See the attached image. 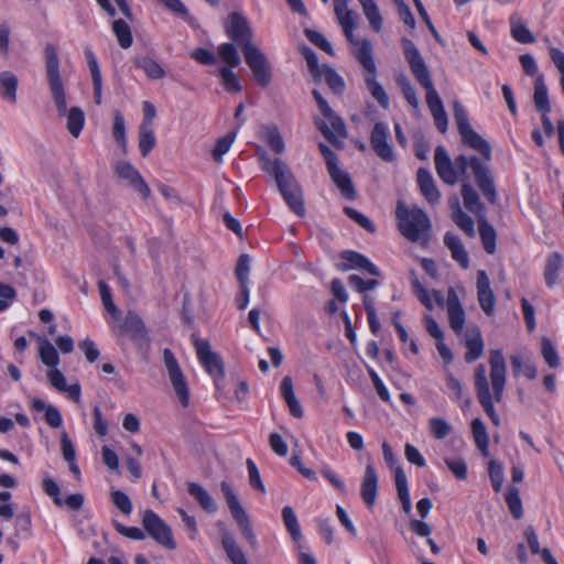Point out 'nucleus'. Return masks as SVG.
<instances>
[{"instance_id":"nucleus-1","label":"nucleus","mask_w":564,"mask_h":564,"mask_svg":"<svg viewBox=\"0 0 564 564\" xmlns=\"http://www.w3.org/2000/svg\"><path fill=\"white\" fill-rule=\"evenodd\" d=\"M435 170L438 177L448 185H455L458 180L467 172L468 166L471 169L475 183L482 193L484 197L490 203L498 202V193L495 180L489 166L481 162L478 156L468 159L460 154L453 162L448 152L443 145H438L434 153Z\"/></svg>"},{"instance_id":"nucleus-2","label":"nucleus","mask_w":564,"mask_h":564,"mask_svg":"<svg viewBox=\"0 0 564 564\" xmlns=\"http://www.w3.org/2000/svg\"><path fill=\"white\" fill-rule=\"evenodd\" d=\"M404 57L414 78L426 90V104L434 118L436 128L444 133L447 129V115L443 101L436 91L429 68L413 41L402 39Z\"/></svg>"},{"instance_id":"nucleus-3","label":"nucleus","mask_w":564,"mask_h":564,"mask_svg":"<svg viewBox=\"0 0 564 564\" xmlns=\"http://www.w3.org/2000/svg\"><path fill=\"white\" fill-rule=\"evenodd\" d=\"M46 75L51 93L59 116H67V130L77 138L85 123L84 111L78 107H73L67 111L64 85L59 75V61L56 48L47 43L44 48Z\"/></svg>"},{"instance_id":"nucleus-4","label":"nucleus","mask_w":564,"mask_h":564,"mask_svg":"<svg viewBox=\"0 0 564 564\" xmlns=\"http://www.w3.org/2000/svg\"><path fill=\"white\" fill-rule=\"evenodd\" d=\"M261 169L273 177L288 206L300 217L305 215L303 191L290 166L281 159H272L264 150L258 152Z\"/></svg>"},{"instance_id":"nucleus-5","label":"nucleus","mask_w":564,"mask_h":564,"mask_svg":"<svg viewBox=\"0 0 564 564\" xmlns=\"http://www.w3.org/2000/svg\"><path fill=\"white\" fill-rule=\"evenodd\" d=\"M489 365L492 394L479 398L478 401L486 414L490 417L491 422L498 426L500 424V419L495 410L494 402H501L507 378L506 359L500 349H494L490 351Z\"/></svg>"},{"instance_id":"nucleus-6","label":"nucleus","mask_w":564,"mask_h":564,"mask_svg":"<svg viewBox=\"0 0 564 564\" xmlns=\"http://www.w3.org/2000/svg\"><path fill=\"white\" fill-rule=\"evenodd\" d=\"M354 55L365 69L364 79L368 91L381 108L388 109L390 105L389 96L377 80V66L373 59L371 42L367 39L361 40V42L354 47Z\"/></svg>"},{"instance_id":"nucleus-7","label":"nucleus","mask_w":564,"mask_h":564,"mask_svg":"<svg viewBox=\"0 0 564 564\" xmlns=\"http://www.w3.org/2000/svg\"><path fill=\"white\" fill-rule=\"evenodd\" d=\"M395 214L399 220V230L408 240L417 242L427 238L431 221L423 209L408 208L399 202Z\"/></svg>"},{"instance_id":"nucleus-8","label":"nucleus","mask_w":564,"mask_h":564,"mask_svg":"<svg viewBox=\"0 0 564 564\" xmlns=\"http://www.w3.org/2000/svg\"><path fill=\"white\" fill-rule=\"evenodd\" d=\"M312 95L317 104V107L325 120L316 119L315 126L321 131V133L333 144L337 143V139H345L347 137V131L343 119L335 113V111L330 108L327 100L322 96V94L314 89Z\"/></svg>"},{"instance_id":"nucleus-9","label":"nucleus","mask_w":564,"mask_h":564,"mask_svg":"<svg viewBox=\"0 0 564 564\" xmlns=\"http://www.w3.org/2000/svg\"><path fill=\"white\" fill-rule=\"evenodd\" d=\"M382 454L387 465L393 470L397 494L402 505V510L404 513L409 514L412 510V503L405 471L402 466L398 464L397 458L387 442L382 443Z\"/></svg>"},{"instance_id":"nucleus-10","label":"nucleus","mask_w":564,"mask_h":564,"mask_svg":"<svg viewBox=\"0 0 564 564\" xmlns=\"http://www.w3.org/2000/svg\"><path fill=\"white\" fill-rule=\"evenodd\" d=\"M163 362L173 390L183 406L189 403V389L185 376L171 349H163Z\"/></svg>"},{"instance_id":"nucleus-11","label":"nucleus","mask_w":564,"mask_h":564,"mask_svg":"<svg viewBox=\"0 0 564 564\" xmlns=\"http://www.w3.org/2000/svg\"><path fill=\"white\" fill-rule=\"evenodd\" d=\"M242 53L254 80L262 88L268 87L272 79V70L264 53L256 45H249Z\"/></svg>"},{"instance_id":"nucleus-12","label":"nucleus","mask_w":564,"mask_h":564,"mask_svg":"<svg viewBox=\"0 0 564 564\" xmlns=\"http://www.w3.org/2000/svg\"><path fill=\"white\" fill-rule=\"evenodd\" d=\"M142 525L147 533L163 547L167 550L176 547L171 528L152 510L143 512Z\"/></svg>"},{"instance_id":"nucleus-13","label":"nucleus","mask_w":564,"mask_h":564,"mask_svg":"<svg viewBox=\"0 0 564 564\" xmlns=\"http://www.w3.org/2000/svg\"><path fill=\"white\" fill-rule=\"evenodd\" d=\"M226 33L228 37L235 42L238 46L245 51L252 43V30L247 19L238 13L234 12L229 15V22L226 25Z\"/></svg>"},{"instance_id":"nucleus-14","label":"nucleus","mask_w":564,"mask_h":564,"mask_svg":"<svg viewBox=\"0 0 564 564\" xmlns=\"http://www.w3.org/2000/svg\"><path fill=\"white\" fill-rule=\"evenodd\" d=\"M195 348L197 357L205 370L216 379L223 378L225 376L224 361L217 352L212 350L209 341L206 339H196Z\"/></svg>"},{"instance_id":"nucleus-15","label":"nucleus","mask_w":564,"mask_h":564,"mask_svg":"<svg viewBox=\"0 0 564 564\" xmlns=\"http://www.w3.org/2000/svg\"><path fill=\"white\" fill-rule=\"evenodd\" d=\"M389 131L383 122H377L370 133V145L376 154L384 162L395 161V154L391 143L388 140Z\"/></svg>"},{"instance_id":"nucleus-16","label":"nucleus","mask_w":564,"mask_h":564,"mask_svg":"<svg viewBox=\"0 0 564 564\" xmlns=\"http://www.w3.org/2000/svg\"><path fill=\"white\" fill-rule=\"evenodd\" d=\"M121 329L130 335L137 346L145 349L149 348L151 339L142 318L138 313L129 311L121 325Z\"/></svg>"},{"instance_id":"nucleus-17","label":"nucleus","mask_w":564,"mask_h":564,"mask_svg":"<svg viewBox=\"0 0 564 564\" xmlns=\"http://www.w3.org/2000/svg\"><path fill=\"white\" fill-rule=\"evenodd\" d=\"M115 172L118 177L128 182V184L144 198L151 194V189L144 182L139 171L127 161H119L116 163Z\"/></svg>"},{"instance_id":"nucleus-18","label":"nucleus","mask_w":564,"mask_h":564,"mask_svg":"<svg viewBox=\"0 0 564 564\" xmlns=\"http://www.w3.org/2000/svg\"><path fill=\"white\" fill-rule=\"evenodd\" d=\"M477 300L487 316H492L496 308V296L490 286V280L486 271L480 270L477 273Z\"/></svg>"},{"instance_id":"nucleus-19","label":"nucleus","mask_w":564,"mask_h":564,"mask_svg":"<svg viewBox=\"0 0 564 564\" xmlns=\"http://www.w3.org/2000/svg\"><path fill=\"white\" fill-rule=\"evenodd\" d=\"M446 307L451 328L456 334H460L464 329L466 314L453 286L447 290Z\"/></svg>"},{"instance_id":"nucleus-20","label":"nucleus","mask_w":564,"mask_h":564,"mask_svg":"<svg viewBox=\"0 0 564 564\" xmlns=\"http://www.w3.org/2000/svg\"><path fill=\"white\" fill-rule=\"evenodd\" d=\"M220 490L238 527L241 528L250 523L249 517L240 505V501L235 494L232 486L228 481L224 480L220 482Z\"/></svg>"},{"instance_id":"nucleus-21","label":"nucleus","mask_w":564,"mask_h":564,"mask_svg":"<svg viewBox=\"0 0 564 564\" xmlns=\"http://www.w3.org/2000/svg\"><path fill=\"white\" fill-rule=\"evenodd\" d=\"M379 480L375 467L368 464L361 482V498L366 506L371 509L376 505Z\"/></svg>"},{"instance_id":"nucleus-22","label":"nucleus","mask_w":564,"mask_h":564,"mask_svg":"<svg viewBox=\"0 0 564 564\" xmlns=\"http://www.w3.org/2000/svg\"><path fill=\"white\" fill-rule=\"evenodd\" d=\"M332 181L340 191L341 195L348 199L354 200L356 198V188L351 182L349 174L343 171L338 163L327 169Z\"/></svg>"},{"instance_id":"nucleus-23","label":"nucleus","mask_w":564,"mask_h":564,"mask_svg":"<svg viewBox=\"0 0 564 564\" xmlns=\"http://www.w3.org/2000/svg\"><path fill=\"white\" fill-rule=\"evenodd\" d=\"M462 141L467 147L478 151L486 161L491 160V147L480 134H478L473 127L465 128L459 131Z\"/></svg>"},{"instance_id":"nucleus-24","label":"nucleus","mask_w":564,"mask_h":564,"mask_svg":"<svg viewBox=\"0 0 564 564\" xmlns=\"http://www.w3.org/2000/svg\"><path fill=\"white\" fill-rule=\"evenodd\" d=\"M420 191L425 199L431 204L440 202L441 193L427 169L420 167L416 172Z\"/></svg>"},{"instance_id":"nucleus-25","label":"nucleus","mask_w":564,"mask_h":564,"mask_svg":"<svg viewBox=\"0 0 564 564\" xmlns=\"http://www.w3.org/2000/svg\"><path fill=\"white\" fill-rule=\"evenodd\" d=\"M135 67L143 70L149 79L158 80L166 76L163 66L150 55H137L133 57Z\"/></svg>"},{"instance_id":"nucleus-26","label":"nucleus","mask_w":564,"mask_h":564,"mask_svg":"<svg viewBox=\"0 0 564 564\" xmlns=\"http://www.w3.org/2000/svg\"><path fill=\"white\" fill-rule=\"evenodd\" d=\"M187 492L197 501L203 510L207 513H215L218 510V505L213 496L199 484L189 481L187 482Z\"/></svg>"},{"instance_id":"nucleus-27","label":"nucleus","mask_w":564,"mask_h":564,"mask_svg":"<svg viewBox=\"0 0 564 564\" xmlns=\"http://www.w3.org/2000/svg\"><path fill=\"white\" fill-rule=\"evenodd\" d=\"M314 80L316 83L325 80V83L333 91V94L338 96L343 95L346 90V84L344 78L336 72L335 68L327 64H324V67L322 68L319 76L314 77Z\"/></svg>"},{"instance_id":"nucleus-28","label":"nucleus","mask_w":564,"mask_h":564,"mask_svg":"<svg viewBox=\"0 0 564 564\" xmlns=\"http://www.w3.org/2000/svg\"><path fill=\"white\" fill-rule=\"evenodd\" d=\"M221 535V545L232 564H248L246 554L241 550V547L236 543L232 534L224 529L220 531Z\"/></svg>"},{"instance_id":"nucleus-29","label":"nucleus","mask_w":564,"mask_h":564,"mask_svg":"<svg viewBox=\"0 0 564 564\" xmlns=\"http://www.w3.org/2000/svg\"><path fill=\"white\" fill-rule=\"evenodd\" d=\"M89 72L93 80L94 99L96 105L100 106L102 102V77L101 72L97 62V58L90 48L85 50Z\"/></svg>"},{"instance_id":"nucleus-30","label":"nucleus","mask_w":564,"mask_h":564,"mask_svg":"<svg viewBox=\"0 0 564 564\" xmlns=\"http://www.w3.org/2000/svg\"><path fill=\"white\" fill-rule=\"evenodd\" d=\"M341 258L349 262L348 267L343 268L344 270L360 269L365 270L371 275H380V271L378 270V268L372 262H370L368 258H366L364 254L359 252L347 250L341 253Z\"/></svg>"},{"instance_id":"nucleus-31","label":"nucleus","mask_w":564,"mask_h":564,"mask_svg":"<svg viewBox=\"0 0 564 564\" xmlns=\"http://www.w3.org/2000/svg\"><path fill=\"white\" fill-rule=\"evenodd\" d=\"M444 243L451 250L452 258L457 261L463 269H467L469 265V258L460 238L453 232H446L444 236Z\"/></svg>"},{"instance_id":"nucleus-32","label":"nucleus","mask_w":564,"mask_h":564,"mask_svg":"<svg viewBox=\"0 0 564 564\" xmlns=\"http://www.w3.org/2000/svg\"><path fill=\"white\" fill-rule=\"evenodd\" d=\"M280 390L284 401L286 402L290 409L291 414L297 419L302 417L303 409L294 393L293 381L291 377L285 376L282 379Z\"/></svg>"},{"instance_id":"nucleus-33","label":"nucleus","mask_w":564,"mask_h":564,"mask_svg":"<svg viewBox=\"0 0 564 564\" xmlns=\"http://www.w3.org/2000/svg\"><path fill=\"white\" fill-rule=\"evenodd\" d=\"M462 197L464 206L471 213L476 214L478 218L485 215V205L480 202L479 195L469 183H463Z\"/></svg>"},{"instance_id":"nucleus-34","label":"nucleus","mask_w":564,"mask_h":564,"mask_svg":"<svg viewBox=\"0 0 564 564\" xmlns=\"http://www.w3.org/2000/svg\"><path fill=\"white\" fill-rule=\"evenodd\" d=\"M478 229L485 251L489 254H494L496 252L497 234L485 215H481L478 219Z\"/></svg>"},{"instance_id":"nucleus-35","label":"nucleus","mask_w":564,"mask_h":564,"mask_svg":"<svg viewBox=\"0 0 564 564\" xmlns=\"http://www.w3.org/2000/svg\"><path fill=\"white\" fill-rule=\"evenodd\" d=\"M524 536H525L528 545L533 554H540L542 561L545 564H557V562L554 558V556L552 555L550 549H547V547L540 549L539 539H538L535 530L532 525H529L524 530Z\"/></svg>"},{"instance_id":"nucleus-36","label":"nucleus","mask_w":564,"mask_h":564,"mask_svg":"<svg viewBox=\"0 0 564 564\" xmlns=\"http://www.w3.org/2000/svg\"><path fill=\"white\" fill-rule=\"evenodd\" d=\"M533 102L535 108L544 113L551 110L547 87L544 82V76L539 75L534 82Z\"/></svg>"},{"instance_id":"nucleus-37","label":"nucleus","mask_w":564,"mask_h":564,"mask_svg":"<svg viewBox=\"0 0 564 564\" xmlns=\"http://www.w3.org/2000/svg\"><path fill=\"white\" fill-rule=\"evenodd\" d=\"M563 258L558 252H553L547 257L544 268V279L549 288H553L557 283L558 272L562 268Z\"/></svg>"},{"instance_id":"nucleus-38","label":"nucleus","mask_w":564,"mask_h":564,"mask_svg":"<svg viewBox=\"0 0 564 564\" xmlns=\"http://www.w3.org/2000/svg\"><path fill=\"white\" fill-rule=\"evenodd\" d=\"M365 17L367 18L371 29L375 32H380L382 29V15L375 0H358Z\"/></svg>"},{"instance_id":"nucleus-39","label":"nucleus","mask_w":564,"mask_h":564,"mask_svg":"<svg viewBox=\"0 0 564 564\" xmlns=\"http://www.w3.org/2000/svg\"><path fill=\"white\" fill-rule=\"evenodd\" d=\"M471 433L478 449L484 456H488L489 436L484 422L480 419H474L471 421Z\"/></svg>"},{"instance_id":"nucleus-40","label":"nucleus","mask_w":564,"mask_h":564,"mask_svg":"<svg viewBox=\"0 0 564 564\" xmlns=\"http://www.w3.org/2000/svg\"><path fill=\"white\" fill-rule=\"evenodd\" d=\"M0 87L3 89V96L11 102L17 101L18 77L9 70L0 73Z\"/></svg>"},{"instance_id":"nucleus-41","label":"nucleus","mask_w":564,"mask_h":564,"mask_svg":"<svg viewBox=\"0 0 564 564\" xmlns=\"http://www.w3.org/2000/svg\"><path fill=\"white\" fill-rule=\"evenodd\" d=\"M112 31L122 48L131 47L133 43L131 29L128 23L121 19L112 22Z\"/></svg>"},{"instance_id":"nucleus-42","label":"nucleus","mask_w":564,"mask_h":564,"mask_svg":"<svg viewBox=\"0 0 564 564\" xmlns=\"http://www.w3.org/2000/svg\"><path fill=\"white\" fill-rule=\"evenodd\" d=\"M466 347L465 360L467 362H474L482 355L484 340L479 330L467 338Z\"/></svg>"},{"instance_id":"nucleus-43","label":"nucleus","mask_w":564,"mask_h":564,"mask_svg":"<svg viewBox=\"0 0 564 564\" xmlns=\"http://www.w3.org/2000/svg\"><path fill=\"white\" fill-rule=\"evenodd\" d=\"M156 140L152 127L141 124L139 128V149L141 155L145 158L155 147Z\"/></svg>"},{"instance_id":"nucleus-44","label":"nucleus","mask_w":564,"mask_h":564,"mask_svg":"<svg viewBox=\"0 0 564 564\" xmlns=\"http://www.w3.org/2000/svg\"><path fill=\"white\" fill-rule=\"evenodd\" d=\"M506 502L508 508L516 520H520L523 517L522 501L520 498L519 488L509 486L506 492Z\"/></svg>"},{"instance_id":"nucleus-45","label":"nucleus","mask_w":564,"mask_h":564,"mask_svg":"<svg viewBox=\"0 0 564 564\" xmlns=\"http://www.w3.org/2000/svg\"><path fill=\"white\" fill-rule=\"evenodd\" d=\"M453 220L468 237L475 236V223L469 215L462 210L458 200H456V210L453 213Z\"/></svg>"},{"instance_id":"nucleus-46","label":"nucleus","mask_w":564,"mask_h":564,"mask_svg":"<svg viewBox=\"0 0 564 564\" xmlns=\"http://www.w3.org/2000/svg\"><path fill=\"white\" fill-rule=\"evenodd\" d=\"M282 519L292 539L294 541H297L301 538V528L299 524L297 517L292 507L286 506L282 509Z\"/></svg>"},{"instance_id":"nucleus-47","label":"nucleus","mask_w":564,"mask_h":564,"mask_svg":"<svg viewBox=\"0 0 564 564\" xmlns=\"http://www.w3.org/2000/svg\"><path fill=\"white\" fill-rule=\"evenodd\" d=\"M39 355L42 362L48 367H56L59 362L56 349L47 339L40 338Z\"/></svg>"},{"instance_id":"nucleus-48","label":"nucleus","mask_w":564,"mask_h":564,"mask_svg":"<svg viewBox=\"0 0 564 564\" xmlns=\"http://www.w3.org/2000/svg\"><path fill=\"white\" fill-rule=\"evenodd\" d=\"M511 368L512 372L516 377H518L520 373H523L527 378L533 380L538 376L536 368L531 362H524L521 357L519 356H511Z\"/></svg>"},{"instance_id":"nucleus-49","label":"nucleus","mask_w":564,"mask_h":564,"mask_svg":"<svg viewBox=\"0 0 564 564\" xmlns=\"http://www.w3.org/2000/svg\"><path fill=\"white\" fill-rule=\"evenodd\" d=\"M475 389L477 398H482L492 394L490 392L489 382L487 379V371L482 364H479L475 369Z\"/></svg>"},{"instance_id":"nucleus-50","label":"nucleus","mask_w":564,"mask_h":564,"mask_svg":"<svg viewBox=\"0 0 564 564\" xmlns=\"http://www.w3.org/2000/svg\"><path fill=\"white\" fill-rule=\"evenodd\" d=\"M218 54L229 68L240 64V57L235 43H223L218 46Z\"/></svg>"},{"instance_id":"nucleus-51","label":"nucleus","mask_w":564,"mask_h":564,"mask_svg":"<svg viewBox=\"0 0 564 564\" xmlns=\"http://www.w3.org/2000/svg\"><path fill=\"white\" fill-rule=\"evenodd\" d=\"M429 429L431 434L436 440H444L452 433L451 424L442 417H432L429 421Z\"/></svg>"},{"instance_id":"nucleus-52","label":"nucleus","mask_w":564,"mask_h":564,"mask_svg":"<svg viewBox=\"0 0 564 564\" xmlns=\"http://www.w3.org/2000/svg\"><path fill=\"white\" fill-rule=\"evenodd\" d=\"M219 76L226 90L240 93L242 87L239 82V77L229 67H220Z\"/></svg>"},{"instance_id":"nucleus-53","label":"nucleus","mask_w":564,"mask_h":564,"mask_svg":"<svg viewBox=\"0 0 564 564\" xmlns=\"http://www.w3.org/2000/svg\"><path fill=\"white\" fill-rule=\"evenodd\" d=\"M110 496L112 503L121 513L129 516L132 512V502L126 492L119 489H115L111 490Z\"/></svg>"},{"instance_id":"nucleus-54","label":"nucleus","mask_w":564,"mask_h":564,"mask_svg":"<svg viewBox=\"0 0 564 564\" xmlns=\"http://www.w3.org/2000/svg\"><path fill=\"white\" fill-rule=\"evenodd\" d=\"M411 283L414 294L417 296L420 302L429 310H433V303L430 299L427 290L422 285L414 271L410 272Z\"/></svg>"},{"instance_id":"nucleus-55","label":"nucleus","mask_w":564,"mask_h":564,"mask_svg":"<svg viewBox=\"0 0 564 564\" xmlns=\"http://www.w3.org/2000/svg\"><path fill=\"white\" fill-rule=\"evenodd\" d=\"M411 283L414 294L417 296L420 302L429 310H433V303L430 299L427 290L422 285L414 271L410 272Z\"/></svg>"},{"instance_id":"nucleus-56","label":"nucleus","mask_w":564,"mask_h":564,"mask_svg":"<svg viewBox=\"0 0 564 564\" xmlns=\"http://www.w3.org/2000/svg\"><path fill=\"white\" fill-rule=\"evenodd\" d=\"M511 35L512 37L523 44L533 43L535 41L532 32L521 22L511 20Z\"/></svg>"},{"instance_id":"nucleus-57","label":"nucleus","mask_w":564,"mask_h":564,"mask_svg":"<svg viewBox=\"0 0 564 564\" xmlns=\"http://www.w3.org/2000/svg\"><path fill=\"white\" fill-rule=\"evenodd\" d=\"M250 263L251 258L246 253L238 258L235 274L239 284L249 285Z\"/></svg>"},{"instance_id":"nucleus-58","label":"nucleus","mask_w":564,"mask_h":564,"mask_svg":"<svg viewBox=\"0 0 564 564\" xmlns=\"http://www.w3.org/2000/svg\"><path fill=\"white\" fill-rule=\"evenodd\" d=\"M542 356L545 360V362L551 368H557L560 366V357L557 355V351L552 344V341L547 337L542 338Z\"/></svg>"},{"instance_id":"nucleus-59","label":"nucleus","mask_w":564,"mask_h":564,"mask_svg":"<svg viewBox=\"0 0 564 564\" xmlns=\"http://www.w3.org/2000/svg\"><path fill=\"white\" fill-rule=\"evenodd\" d=\"M488 474L496 492H499L503 485V468L502 465L496 460H490L488 464Z\"/></svg>"},{"instance_id":"nucleus-60","label":"nucleus","mask_w":564,"mask_h":564,"mask_svg":"<svg viewBox=\"0 0 564 564\" xmlns=\"http://www.w3.org/2000/svg\"><path fill=\"white\" fill-rule=\"evenodd\" d=\"M265 141L273 152L281 154L285 150V144L276 127H271L265 132Z\"/></svg>"},{"instance_id":"nucleus-61","label":"nucleus","mask_w":564,"mask_h":564,"mask_svg":"<svg viewBox=\"0 0 564 564\" xmlns=\"http://www.w3.org/2000/svg\"><path fill=\"white\" fill-rule=\"evenodd\" d=\"M235 137H236V133L230 132L217 141V143L213 150V158L215 161L220 162L223 160V156L230 150L232 142L235 140Z\"/></svg>"},{"instance_id":"nucleus-62","label":"nucleus","mask_w":564,"mask_h":564,"mask_svg":"<svg viewBox=\"0 0 564 564\" xmlns=\"http://www.w3.org/2000/svg\"><path fill=\"white\" fill-rule=\"evenodd\" d=\"M304 33H305L306 37L318 48L323 50L330 56L334 55V50H333L330 43L327 41V39L322 33L311 30V29H306L304 31Z\"/></svg>"},{"instance_id":"nucleus-63","label":"nucleus","mask_w":564,"mask_h":564,"mask_svg":"<svg viewBox=\"0 0 564 564\" xmlns=\"http://www.w3.org/2000/svg\"><path fill=\"white\" fill-rule=\"evenodd\" d=\"M344 213L354 221H356L360 227L366 229L369 232H375L376 227L373 223L364 214L358 212L357 209L352 207H345Z\"/></svg>"},{"instance_id":"nucleus-64","label":"nucleus","mask_w":564,"mask_h":564,"mask_svg":"<svg viewBox=\"0 0 564 564\" xmlns=\"http://www.w3.org/2000/svg\"><path fill=\"white\" fill-rule=\"evenodd\" d=\"M348 282L359 293H366L367 291H371L379 285L378 280L372 279L366 281L356 274L350 275L348 278Z\"/></svg>"}]
</instances>
